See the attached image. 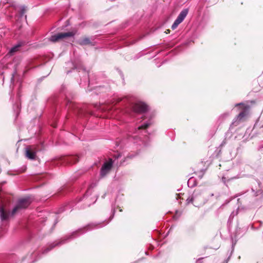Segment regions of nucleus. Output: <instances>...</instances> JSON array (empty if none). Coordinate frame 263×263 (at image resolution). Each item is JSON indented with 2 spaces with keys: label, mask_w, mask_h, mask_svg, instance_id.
<instances>
[{
  "label": "nucleus",
  "mask_w": 263,
  "mask_h": 263,
  "mask_svg": "<svg viewBox=\"0 0 263 263\" xmlns=\"http://www.w3.org/2000/svg\"><path fill=\"white\" fill-rule=\"evenodd\" d=\"M31 201L28 198H22L19 199L17 204L12 211V214L14 215L21 209H25L29 206Z\"/></svg>",
  "instance_id": "obj_1"
},
{
  "label": "nucleus",
  "mask_w": 263,
  "mask_h": 263,
  "mask_svg": "<svg viewBox=\"0 0 263 263\" xmlns=\"http://www.w3.org/2000/svg\"><path fill=\"white\" fill-rule=\"evenodd\" d=\"M75 33L73 32H69L65 33H60L51 36L50 40L52 42H57L60 39L72 36L74 35Z\"/></svg>",
  "instance_id": "obj_2"
},
{
  "label": "nucleus",
  "mask_w": 263,
  "mask_h": 263,
  "mask_svg": "<svg viewBox=\"0 0 263 263\" xmlns=\"http://www.w3.org/2000/svg\"><path fill=\"white\" fill-rule=\"evenodd\" d=\"M188 13V10L187 9H184L182 10L179 15H178L177 19L175 20V22L172 26V29H175L179 24H180L186 17L187 14Z\"/></svg>",
  "instance_id": "obj_3"
},
{
  "label": "nucleus",
  "mask_w": 263,
  "mask_h": 263,
  "mask_svg": "<svg viewBox=\"0 0 263 263\" xmlns=\"http://www.w3.org/2000/svg\"><path fill=\"white\" fill-rule=\"evenodd\" d=\"M188 13V10L187 9H184L182 10L179 15H178L177 19L175 20V22L172 26V29H175L179 24H180L186 17L187 14Z\"/></svg>",
  "instance_id": "obj_4"
},
{
  "label": "nucleus",
  "mask_w": 263,
  "mask_h": 263,
  "mask_svg": "<svg viewBox=\"0 0 263 263\" xmlns=\"http://www.w3.org/2000/svg\"><path fill=\"white\" fill-rule=\"evenodd\" d=\"M112 165V161L111 159H109L108 161L105 162L101 170V175L103 177L108 173Z\"/></svg>",
  "instance_id": "obj_5"
},
{
  "label": "nucleus",
  "mask_w": 263,
  "mask_h": 263,
  "mask_svg": "<svg viewBox=\"0 0 263 263\" xmlns=\"http://www.w3.org/2000/svg\"><path fill=\"white\" fill-rule=\"evenodd\" d=\"M147 109L146 104L142 102H138L135 104L133 107V110L137 112H143L145 111Z\"/></svg>",
  "instance_id": "obj_6"
},
{
  "label": "nucleus",
  "mask_w": 263,
  "mask_h": 263,
  "mask_svg": "<svg viewBox=\"0 0 263 263\" xmlns=\"http://www.w3.org/2000/svg\"><path fill=\"white\" fill-rule=\"evenodd\" d=\"M26 156L29 159H34L36 156V151L33 146H29L25 149Z\"/></svg>",
  "instance_id": "obj_7"
},
{
  "label": "nucleus",
  "mask_w": 263,
  "mask_h": 263,
  "mask_svg": "<svg viewBox=\"0 0 263 263\" xmlns=\"http://www.w3.org/2000/svg\"><path fill=\"white\" fill-rule=\"evenodd\" d=\"M0 216L2 220H5L8 217V214L5 212L3 208H0Z\"/></svg>",
  "instance_id": "obj_8"
},
{
  "label": "nucleus",
  "mask_w": 263,
  "mask_h": 263,
  "mask_svg": "<svg viewBox=\"0 0 263 263\" xmlns=\"http://www.w3.org/2000/svg\"><path fill=\"white\" fill-rule=\"evenodd\" d=\"M90 41L88 39L85 38L80 41V44L81 45H86L89 44Z\"/></svg>",
  "instance_id": "obj_9"
},
{
  "label": "nucleus",
  "mask_w": 263,
  "mask_h": 263,
  "mask_svg": "<svg viewBox=\"0 0 263 263\" xmlns=\"http://www.w3.org/2000/svg\"><path fill=\"white\" fill-rule=\"evenodd\" d=\"M20 47V45H17L16 46H14L13 47V48H12L11 49V50H10V52L11 53H14V52L16 51L17 50H18V48Z\"/></svg>",
  "instance_id": "obj_10"
},
{
  "label": "nucleus",
  "mask_w": 263,
  "mask_h": 263,
  "mask_svg": "<svg viewBox=\"0 0 263 263\" xmlns=\"http://www.w3.org/2000/svg\"><path fill=\"white\" fill-rule=\"evenodd\" d=\"M150 125V123H146L144 125H141V126H139L138 127L139 129H144L146 128L147 127H148Z\"/></svg>",
  "instance_id": "obj_11"
},
{
  "label": "nucleus",
  "mask_w": 263,
  "mask_h": 263,
  "mask_svg": "<svg viewBox=\"0 0 263 263\" xmlns=\"http://www.w3.org/2000/svg\"><path fill=\"white\" fill-rule=\"evenodd\" d=\"M245 116V112H241V113H240L239 114V115L238 116V118H239V119H241L242 117H243Z\"/></svg>",
  "instance_id": "obj_12"
},
{
  "label": "nucleus",
  "mask_w": 263,
  "mask_h": 263,
  "mask_svg": "<svg viewBox=\"0 0 263 263\" xmlns=\"http://www.w3.org/2000/svg\"><path fill=\"white\" fill-rule=\"evenodd\" d=\"M22 15L23 14V13L25 11V9L24 7H23L22 8Z\"/></svg>",
  "instance_id": "obj_13"
}]
</instances>
